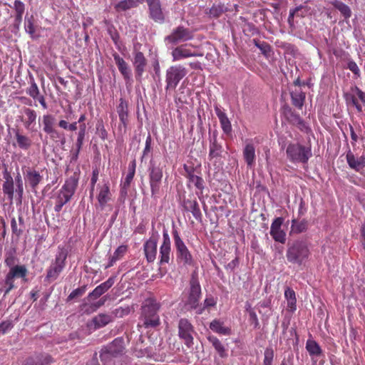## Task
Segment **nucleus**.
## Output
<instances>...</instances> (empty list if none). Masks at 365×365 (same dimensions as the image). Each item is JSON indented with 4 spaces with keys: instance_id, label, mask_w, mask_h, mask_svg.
<instances>
[{
    "instance_id": "f257e3e1",
    "label": "nucleus",
    "mask_w": 365,
    "mask_h": 365,
    "mask_svg": "<svg viewBox=\"0 0 365 365\" xmlns=\"http://www.w3.org/2000/svg\"><path fill=\"white\" fill-rule=\"evenodd\" d=\"M78 180L79 173L76 172L66 179L65 183L57 192L55 197V212H59L62 207L71 200L77 189Z\"/></svg>"
},
{
    "instance_id": "f03ea898",
    "label": "nucleus",
    "mask_w": 365,
    "mask_h": 365,
    "mask_svg": "<svg viewBox=\"0 0 365 365\" xmlns=\"http://www.w3.org/2000/svg\"><path fill=\"white\" fill-rule=\"evenodd\" d=\"M160 304L153 299H148L144 302L140 319L145 328L156 327L160 324Z\"/></svg>"
},
{
    "instance_id": "7ed1b4c3",
    "label": "nucleus",
    "mask_w": 365,
    "mask_h": 365,
    "mask_svg": "<svg viewBox=\"0 0 365 365\" xmlns=\"http://www.w3.org/2000/svg\"><path fill=\"white\" fill-rule=\"evenodd\" d=\"M310 256L307 245L303 241H295L288 246L286 252L287 261L292 264L301 266L304 264Z\"/></svg>"
},
{
    "instance_id": "20e7f679",
    "label": "nucleus",
    "mask_w": 365,
    "mask_h": 365,
    "mask_svg": "<svg viewBox=\"0 0 365 365\" xmlns=\"http://www.w3.org/2000/svg\"><path fill=\"white\" fill-rule=\"evenodd\" d=\"M27 274L28 270L25 265H16L9 269L4 280L1 282L0 292L4 293V297L9 294L13 289L16 288L14 284L15 279L21 278L26 281Z\"/></svg>"
},
{
    "instance_id": "39448f33",
    "label": "nucleus",
    "mask_w": 365,
    "mask_h": 365,
    "mask_svg": "<svg viewBox=\"0 0 365 365\" xmlns=\"http://www.w3.org/2000/svg\"><path fill=\"white\" fill-rule=\"evenodd\" d=\"M287 158L292 163H307L312 156L311 148L299 143H289L286 149Z\"/></svg>"
},
{
    "instance_id": "423d86ee",
    "label": "nucleus",
    "mask_w": 365,
    "mask_h": 365,
    "mask_svg": "<svg viewBox=\"0 0 365 365\" xmlns=\"http://www.w3.org/2000/svg\"><path fill=\"white\" fill-rule=\"evenodd\" d=\"M175 247L176 250L177 260L184 265H192L193 258L188 248L181 239L178 231L176 229L173 230Z\"/></svg>"
},
{
    "instance_id": "0eeeda50",
    "label": "nucleus",
    "mask_w": 365,
    "mask_h": 365,
    "mask_svg": "<svg viewBox=\"0 0 365 365\" xmlns=\"http://www.w3.org/2000/svg\"><path fill=\"white\" fill-rule=\"evenodd\" d=\"M187 71L185 67L181 65L170 66L166 71L165 76V91H175L180 81L187 75Z\"/></svg>"
},
{
    "instance_id": "6e6552de",
    "label": "nucleus",
    "mask_w": 365,
    "mask_h": 365,
    "mask_svg": "<svg viewBox=\"0 0 365 365\" xmlns=\"http://www.w3.org/2000/svg\"><path fill=\"white\" fill-rule=\"evenodd\" d=\"M201 297V287L198 280L192 277L190 282V290L188 297L185 302V307L187 310L199 309V302Z\"/></svg>"
},
{
    "instance_id": "1a4fd4ad",
    "label": "nucleus",
    "mask_w": 365,
    "mask_h": 365,
    "mask_svg": "<svg viewBox=\"0 0 365 365\" xmlns=\"http://www.w3.org/2000/svg\"><path fill=\"white\" fill-rule=\"evenodd\" d=\"M178 328L179 338L184 341L187 347L191 348L194 344L193 335L195 334L192 324L187 319L182 318L178 322Z\"/></svg>"
},
{
    "instance_id": "9d476101",
    "label": "nucleus",
    "mask_w": 365,
    "mask_h": 365,
    "mask_svg": "<svg viewBox=\"0 0 365 365\" xmlns=\"http://www.w3.org/2000/svg\"><path fill=\"white\" fill-rule=\"evenodd\" d=\"M344 98L347 106H353L358 113L363 111L361 105L359 103L358 98L365 106V92L356 86L350 88L349 92L344 93Z\"/></svg>"
},
{
    "instance_id": "9b49d317",
    "label": "nucleus",
    "mask_w": 365,
    "mask_h": 365,
    "mask_svg": "<svg viewBox=\"0 0 365 365\" xmlns=\"http://www.w3.org/2000/svg\"><path fill=\"white\" fill-rule=\"evenodd\" d=\"M66 258L67 252L66 250H61L57 253L54 262L47 269L46 279L48 281H53L58 278L65 267Z\"/></svg>"
},
{
    "instance_id": "f8f14e48",
    "label": "nucleus",
    "mask_w": 365,
    "mask_h": 365,
    "mask_svg": "<svg viewBox=\"0 0 365 365\" xmlns=\"http://www.w3.org/2000/svg\"><path fill=\"white\" fill-rule=\"evenodd\" d=\"M163 176V169L157 166L150 167L149 182L151 195L153 197H158L160 195Z\"/></svg>"
},
{
    "instance_id": "ddd939ff",
    "label": "nucleus",
    "mask_w": 365,
    "mask_h": 365,
    "mask_svg": "<svg viewBox=\"0 0 365 365\" xmlns=\"http://www.w3.org/2000/svg\"><path fill=\"white\" fill-rule=\"evenodd\" d=\"M171 242L168 230L164 227L163 232V242L159 250V264L160 266L168 264L172 259Z\"/></svg>"
},
{
    "instance_id": "4468645a",
    "label": "nucleus",
    "mask_w": 365,
    "mask_h": 365,
    "mask_svg": "<svg viewBox=\"0 0 365 365\" xmlns=\"http://www.w3.org/2000/svg\"><path fill=\"white\" fill-rule=\"evenodd\" d=\"M193 32L182 26H179L173 30L172 33L165 37L168 43L176 44L178 42L187 41L193 38Z\"/></svg>"
},
{
    "instance_id": "2eb2a0df",
    "label": "nucleus",
    "mask_w": 365,
    "mask_h": 365,
    "mask_svg": "<svg viewBox=\"0 0 365 365\" xmlns=\"http://www.w3.org/2000/svg\"><path fill=\"white\" fill-rule=\"evenodd\" d=\"M159 234L158 232H153L150 238L143 245V250L148 262H153L156 259L158 253V242Z\"/></svg>"
},
{
    "instance_id": "dca6fc26",
    "label": "nucleus",
    "mask_w": 365,
    "mask_h": 365,
    "mask_svg": "<svg viewBox=\"0 0 365 365\" xmlns=\"http://www.w3.org/2000/svg\"><path fill=\"white\" fill-rule=\"evenodd\" d=\"M282 114L289 123L296 125L301 130L304 131L308 128L299 115L296 113L289 106H283Z\"/></svg>"
},
{
    "instance_id": "f3484780",
    "label": "nucleus",
    "mask_w": 365,
    "mask_h": 365,
    "mask_svg": "<svg viewBox=\"0 0 365 365\" xmlns=\"http://www.w3.org/2000/svg\"><path fill=\"white\" fill-rule=\"evenodd\" d=\"M144 1H146L148 4L150 18L155 22L163 23L165 20V16L160 0H143Z\"/></svg>"
},
{
    "instance_id": "a211bd4d",
    "label": "nucleus",
    "mask_w": 365,
    "mask_h": 365,
    "mask_svg": "<svg viewBox=\"0 0 365 365\" xmlns=\"http://www.w3.org/2000/svg\"><path fill=\"white\" fill-rule=\"evenodd\" d=\"M284 219L281 217H276L271 224L270 235L274 241L284 244L286 241V233L282 229Z\"/></svg>"
},
{
    "instance_id": "6ab92c4d",
    "label": "nucleus",
    "mask_w": 365,
    "mask_h": 365,
    "mask_svg": "<svg viewBox=\"0 0 365 365\" xmlns=\"http://www.w3.org/2000/svg\"><path fill=\"white\" fill-rule=\"evenodd\" d=\"M182 206L184 210L192 212L193 217L197 220H200L202 219V213L199 204L196 198L192 195H190L188 197L183 199Z\"/></svg>"
},
{
    "instance_id": "aec40b11",
    "label": "nucleus",
    "mask_w": 365,
    "mask_h": 365,
    "mask_svg": "<svg viewBox=\"0 0 365 365\" xmlns=\"http://www.w3.org/2000/svg\"><path fill=\"white\" fill-rule=\"evenodd\" d=\"M98 193L97 200L101 210H103L106 205L112 200V194L110 190V185L108 182L103 185H98Z\"/></svg>"
},
{
    "instance_id": "412c9836",
    "label": "nucleus",
    "mask_w": 365,
    "mask_h": 365,
    "mask_svg": "<svg viewBox=\"0 0 365 365\" xmlns=\"http://www.w3.org/2000/svg\"><path fill=\"white\" fill-rule=\"evenodd\" d=\"M133 64L135 68V78L140 81L147 66V59L141 51L134 53Z\"/></svg>"
},
{
    "instance_id": "4be33fe9",
    "label": "nucleus",
    "mask_w": 365,
    "mask_h": 365,
    "mask_svg": "<svg viewBox=\"0 0 365 365\" xmlns=\"http://www.w3.org/2000/svg\"><path fill=\"white\" fill-rule=\"evenodd\" d=\"M114 284L113 277L108 278L106 282L97 286L87 297L88 301L94 300L106 293Z\"/></svg>"
},
{
    "instance_id": "5701e85b",
    "label": "nucleus",
    "mask_w": 365,
    "mask_h": 365,
    "mask_svg": "<svg viewBox=\"0 0 365 365\" xmlns=\"http://www.w3.org/2000/svg\"><path fill=\"white\" fill-rule=\"evenodd\" d=\"M115 63L120 73V74L123 76L125 81H128L131 79V71L130 67L128 66V63L125 62V61L120 56V55L114 52L112 54Z\"/></svg>"
},
{
    "instance_id": "b1692460",
    "label": "nucleus",
    "mask_w": 365,
    "mask_h": 365,
    "mask_svg": "<svg viewBox=\"0 0 365 365\" xmlns=\"http://www.w3.org/2000/svg\"><path fill=\"white\" fill-rule=\"evenodd\" d=\"M346 158L349 166L355 171L359 172L365 167L364 155L356 157L352 152L349 151Z\"/></svg>"
},
{
    "instance_id": "393cba45",
    "label": "nucleus",
    "mask_w": 365,
    "mask_h": 365,
    "mask_svg": "<svg viewBox=\"0 0 365 365\" xmlns=\"http://www.w3.org/2000/svg\"><path fill=\"white\" fill-rule=\"evenodd\" d=\"M173 61H178L189 57L197 56V54L192 52L190 48L181 45L174 48L171 53Z\"/></svg>"
},
{
    "instance_id": "a878e982",
    "label": "nucleus",
    "mask_w": 365,
    "mask_h": 365,
    "mask_svg": "<svg viewBox=\"0 0 365 365\" xmlns=\"http://www.w3.org/2000/svg\"><path fill=\"white\" fill-rule=\"evenodd\" d=\"M215 111L217 118H219L223 132L227 135L230 134L232 132V125L227 116V114L221 109L218 105L215 106Z\"/></svg>"
},
{
    "instance_id": "bb28decb",
    "label": "nucleus",
    "mask_w": 365,
    "mask_h": 365,
    "mask_svg": "<svg viewBox=\"0 0 365 365\" xmlns=\"http://www.w3.org/2000/svg\"><path fill=\"white\" fill-rule=\"evenodd\" d=\"M305 348L314 363H316L317 358L323 356V351L315 340L308 339Z\"/></svg>"
},
{
    "instance_id": "cd10ccee",
    "label": "nucleus",
    "mask_w": 365,
    "mask_h": 365,
    "mask_svg": "<svg viewBox=\"0 0 365 365\" xmlns=\"http://www.w3.org/2000/svg\"><path fill=\"white\" fill-rule=\"evenodd\" d=\"M116 109L120 123L124 128H126L128 123V105L127 101L120 98Z\"/></svg>"
},
{
    "instance_id": "c85d7f7f",
    "label": "nucleus",
    "mask_w": 365,
    "mask_h": 365,
    "mask_svg": "<svg viewBox=\"0 0 365 365\" xmlns=\"http://www.w3.org/2000/svg\"><path fill=\"white\" fill-rule=\"evenodd\" d=\"M24 113L26 116L25 120H22L25 128L29 131L34 132L37 117L36 112L33 109L25 108Z\"/></svg>"
},
{
    "instance_id": "c756f323",
    "label": "nucleus",
    "mask_w": 365,
    "mask_h": 365,
    "mask_svg": "<svg viewBox=\"0 0 365 365\" xmlns=\"http://www.w3.org/2000/svg\"><path fill=\"white\" fill-rule=\"evenodd\" d=\"M243 158L247 167L252 168L255 165V148L253 144L247 143L243 149Z\"/></svg>"
},
{
    "instance_id": "7c9ffc66",
    "label": "nucleus",
    "mask_w": 365,
    "mask_h": 365,
    "mask_svg": "<svg viewBox=\"0 0 365 365\" xmlns=\"http://www.w3.org/2000/svg\"><path fill=\"white\" fill-rule=\"evenodd\" d=\"M223 148L222 145L218 143L217 134L214 133L212 139L210 140V150L208 158L210 160L221 157Z\"/></svg>"
},
{
    "instance_id": "2f4dec72",
    "label": "nucleus",
    "mask_w": 365,
    "mask_h": 365,
    "mask_svg": "<svg viewBox=\"0 0 365 365\" xmlns=\"http://www.w3.org/2000/svg\"><path fill=\"white\" fill-rule=\"evenodd\" d=\"M113 320L111 314L101 313L94 317L91 321L96 329L106 327Z\"/></svg>"
},
{
    "instance_id": "473e14b6",
    "label": "nucleus",
    "mask_w": 365,
    "mask_h": 365,
    "mask_svg": "<svg viewBox=\"0 0 365 365\" xmlns=\"http://www.w3.org/2000/svg\"><path fill=\"white\" fill-rule=\"evenodd\" d=\"M143 0H120L115 5L116 11H125L127 10L136 8L140 4H142Z\"/></svg>"
},
{
    "instance_id": "72a5a7b5",
    "label": "nucleus",
    "mask_w": 365,
    "mask_h": 365,
    "mask_svg": "<svg viewBox=\"0 0 365 365\" xmlns=\"http://www.w3.org/2000/svg\"><path fill=\"white\" fill-rule=\"evenodd\" d=\"M4 178L5 179V181L2 185L3 192L8 196V198L11 200L14 198V192L13 178L11 175L7 173H4Z\"/></svg>"
},
{
    "instance_id": "f704fd0d",
    "label": "nucleus",
    "mask_w": 365,
    "mask_h": 365,
    "mask_svg": "<svg viewBox=\"0 0 365 365\" xmlns=\"http://www.w3.org/2000/svg\"><path fill=\"white\" fill-rule=\"evenodd\" d=\"M290 95L292 105L301 110L305 101V93L300 88H296L291 91Z\"/></svg>"
},
{
    "instance_id": "c9c22d12",
    "label": "nucleus",
    "mask_w": 365,
    "mask_h": 365,
    "mask_svg": "<svg viewBox=\"0 0 365 365\" xmlns=\"http://www.w3.org/2000/svg\"><path fill=\"white\" fill-rule=\"evenodd\" d=\"M128 245H120L119 246L114 252L113 255L110 257L109 262L107 265H106L105 268H109L118 260L123 258V257L128 252Z\"/></svg>"
},
{
    "instance_id": "e433bc0d",
    "label": "nucleus",
    "mask_w": 365,
    "mask_h": 365,
    "mask_svg": "<svg viewBox=\"0 0 365 365\" xmlns=\"http://www.w3.org/2000/svg\"><path fill=\"white\" fill-rule=\"evenodd\" d=\"M26 180L28 182L29 185L33 190H35L38 185L41 182L43 179V177L40 175V173L36 170H27L26 177Z\"/></svg>"
},
{
    "instance_id": "4c0bfd02",
    "label": "nucleus",
    "mask_w": 365,
    "mask_h": 365,
    "mask_svg": "<svg viewBox=\"0 0 365 365\" xmlns=\"http://www.w3.org/2000/svg\"><path fill=\"white\" fill-rule=\"evenodd\" d=\"M187 180L188 185L190 184H192L198 190V191L196 192V194L198 196L199 200H202L203 190L205 189V181L203 178L201 176L196 175Z\"/></svg>"
},
{
    "instance_id": "58836bf2",
    "label": "nucleus",
    "mask_w": 365,
    "mask_h": 365,
    "mask_svg": "<svg viewBox=\"0 0 365 365\" xmlns=\"http://www.w3.org/2000/svg\"><path fill=\"white\" fill-rule=\"evenodd\" d=\"M207 340L210 344H212V346L221 358H226L227 356V351L225 348V346L215 336H208Z\"/></svg>"
},
{
    "instance_id": "ea45409f",
    "label": "nucleus",
    "mask_w": 365,
    "mask_h": 365,
    "mask_svg": "<svg viewBox=\"0 0 365 365\" xmlns=\"http://www.w3.org/2000/svg\"><path fill=\"white\" fill-rule=\"evenodd\" d=\"M284 297L287 301V308L291 312L297 309V298L295 292L290 287H287L284 290Z\"/></svg>"
},
{
    "instance_id": "a19ab883",
    "label": "nucleus",
    "mask_w": 365,
    "mask_h": 365,
    "mask_svg": "<svg viewBox=\"0 0 365 365\" xmlns=\"http://www.w3.org/2000/svg\"><path fill=\"white\" fill-rule=\"evenodd\" d=\"M210 329L214 332L222 335H230L231 333V329L224 327L223 322L220 319L212 320L210 324Z\"/></svg>"
},
{
    "instance_id": "79ce46f5",
    "label": "nucleus",
    "mask_w": 365,
    "mask_h": 365,
    "mask_svg": "<svg viewBox=\"0 0 365 365\" xmlns=\"http://www.w3.org/2000/svg\"><path fill=\"white\" fill-rule=\"evenodd\" d=\"M39 120H41L43 130L45 133L55 128L56 118L51 114L43 115Z\"/></svg>"
},
{
    "instance_id": "37998d69",
    "label": "nucleus",
    "mask_w": 365,
    "mask_h": 365,
    "mask_svg": "<svg viewBox=\"0 0 365 365\" xmlns=\"http://www.w3.org/2000/svg\"><path fill=\"white\" fill-rule=\"evenodd\" d=\"M333 6L339 10L341 15L344 17L345 19H349L351 16V11L350 8L343 2L339 0H334L331 2Z\"/></svg>"
},
{
    "instance_id": "c03bdc74",
    "label": "nucleus",
    "mask_w": 365,
    "mask_h": 365,
    "mask_svg": "<svg viewBox=\"0 0 365 365\" xmlns=\"http://www.w3.org/2000/svg\"><path fill=\"white\" fill-rule=\"evenodd\" d=\"M15 137L17 144L20 148L27 150L31 145V140L29 137L24 135L19 132H16Z\"/></svg>"
},
{
    "instance_id": "a18cd8bd",
    "label": "nucleus",
    "mask_w": 365,
    "mask_h": 365,
    "mask_svg": "<svg viewBox=\"0 0 365 365\" xmlns=\"http://www.w3.org/2000/svg\"><path fill=\"white\" fill-rule=\"evenodd\" d=\"M253 43L255 46H257L262 52V53L267 58L270 56V53L272 51L271 46L265 42L260 41L257 39H253Z\"/></svg>"
},
{
    "instance_id": "49530a36",
    "label": "nucleus",
    "mask_w": 365,
    "mask_h": 365,
    "mask_svg": "<svg viewBox=\"0 0 365 365\" xmlns=\"http://www.w3.org/2000/svg\"><path fill=\"white\" fill-rule=\"evenodd\" d=\"M292 232L294 233H301L307 230V222L301 221L298 222L296 220L292 221L291 226Z\"/></svg>"
},
{
    "instance_id": "de8ad7c7",
    "label": "nucleus",
    "mask_w": 365,
    "mask_h": 365,
    "mask_svg": "<svg viewBox=\"0 0 365 365\" xmlns=\"http://www.w3.org/2000/svg\"><path fill=\"white\" fill-rule=\"evenodd\" d=\"M38 365H49L54 362L53 358L48 354L41 353L36 355Z\"/></svg>"
},
{
    "instance_id": "09e8293b",
    "label": "nucleus",
    "mask_w": 365,
    "mask_h": 365,
    "mask_svg": "<svg viewBox=\"0 0 365 365\" xmlns=\"http://www.w3.org/2000/svg\"><path fill=\"white\" fill-rule=\"evenodd\" d=\"M226 9L222 4L213 5L209 11V14L210 16L213 18L220 17L225 11Z\"/></svg>"
},
{
    "instance_id": "8fccbe9b",
    "label": "nucleus",
    "mask_w": 365,
    "mask_h": 365,
    "mask_svg": "<svg viewBox=\"0 0 365 365\" xmlns=\"http://www.w3.org/2000/svg\"><path fill=\"white\" fill-rule=\"evenodd\" d=\"M217 304L216 299L212 297H206L204 301L203 306H200L199 309L196 311L197 314H201L205 309L215 307Z\"/></svg>"
},
{
    "instance_id": "3c124183",
    "label": "nucleus",
    "mask_w": 365,
    "mask_h": 365,
    "mask_svg": "<svg viewBox=\"0 0 365 365\" xmlns=\"http://www.w3.org/2000/svg\"><path fill=\"white\" fill-rule=\"evenodd\" d=\"M86 133V125L82 123L79 125V130L77 134V139L75 145H83Z\"/></svg>"
},
{
    "instance_id": "603ef678",
    "label": "nucleus",
    "mask_w": 365,
    "mask_h": 365,
    "mask_svg": "<svg viewBox=\"0 0 365 365\" xmlns=\"http://www.w3.org/2000/svg\"><path fill=\"white\" fill-rule=\"evenodd\" d=\"M274 352L272 348L267 347L264 350L263 365H272Z\"/></svg>"
},
{
    "instance_id": "864d4df0",
    "label": "nucleus",
    "mask_w": 365,
    "mask_h": 365,
    "mask_svg": "<svg viewBox=\"0 0 365 365\" xmlns=\"http://www.w3.org/2000/svg\"><path fill=\"white\" fill-rule=\"evenodd\" d=\"M15 182L16 185V192L21 200L22 198L23 192H24V186H23V180L19 173L15 178Z\"/></svg>"
},
{
    "instance_id": "5fc2aeb1",
    "label": "nucleus",
    "mask_w": 365,
    "mask_h": 365,
    "mask_svg": "<svg viewBox=\"0 0 365 365\" xmlns=\"http://www.w3.org/2000/svg\"><path fill=\"white\" fill-rule=\"evenodd\" d=\"M34 21L33 16H31L30 17H25V30L31 35H33L35 33Z\"/></svg>"
},
{
    "instance_id": "6e6d98bb",
    "label": "nucleus",
    "mask_w": 365,
    "mask_h": 365,
    "mask_svg": "<svg viewBox=\"0 0 365 365\" xmlns=\"http://www.w3.org/2000/svg\"><path fill=\"white\" fill-rule=\"evenodd\" d=\"M26 93L34 99L37 98L39 95V89L37 84L33 81L30 86L26 90Z\"/></svg>"
},
{
    "instance_id": "4d7b16f0",
    "label": "nucleus",
    "mask_w": 365,
    "mask_h": 365,
    "mask_svg": "<svg viewBox=\"0 0 365 365\" xmlns=\"http://www.w3.org/2000/svg\"><path fill=\"white\" fill-rule=\"evenodd\" d=\"M86 290V286L78 287V288L73 290L71 292V294L68 295L67 299L69 301V300L73 299L76 297H81L85 293Z\"/></svg>"
},
{
    "instance_id": "13d9d810",
    "label": "nucleus",
    "mask_w": 365,
    "mask_h": 365,
    "mask_svg": "<svg viewBox=\"0 0 365 365\" xmlns=\"http://www.w3.org/2000/svg\"><path fill=\"white\" fill-rule=\"evenodd\" d=\"M15 14L23 15L25 11V4L20 0H15L14 2Z\"/></svg>"
},
{
    "instance_id": "bf43d9fd",
    "label": "nucleus",
    "mask_w": 365,
    "mask_h": 365,
    "mask_svg": "<svg viewBox=\"0 0 365 365\" xmlns=\"http://www.w3.org/2000/svg\"><path fill=\"white\" fill-rule=\"evenodd\" d=\"M98 179V170L95 169L92 172V176L91 179V191H90V197H92L93 195V191L95 188V185Z\"/></svg>"
},
{
    "instance_id": "052dcab7",
    "label": "nucleus",
    "mask_w": 365,
    "mask_h": 365,
    "mask_svg": "<svg viewBox=\"0 0 365 365\" xmlns=\"http://www.w3.org/2000/svg\"><path fill=\"white\" fill-rule=\"evenodd\" d=\"M134 175H133V173H128V174L126 175V177L125 178V180L123 181V182L121 185L122 192H125V193L127 192V190L130 185V183L134 178Z\"/></svg>"
},
{
    "instance_id": "680f3d73",
    "label": "nucleus",
    "mask_w": 365,
    "mask_h": 365,
    "mask_svg": "<svg viewBox=\"0 0 365 365\" xmlns=\"http://www.w3.org/2000/svg\"><path fill=\"white\" fill-rule=\"evenodd\" d=\"M183 168L185 172V177L187 180H189L191 178L196 175V174H195L196 170L193 165H188L187 164H184Z\"/></svg>"
},
{
    "instance_id": "e2e57ef3",
    "label": "nucleus",
    "mask_w": 365,
    "mask_h": 365,
    "mask_svg": "<svg viewBox=\"0 0 365 365\" xmlns=\"http://www.w3.org/2000/svg\"><path fill=\"white\" fill-rule=\"evenodd\" d=\"M347 68L349 69L356 77L360 76V69L355 61L352 60L349 61L347 63Z\"/></svg>"
},
{
    "instance_id": "0e129e2a",
    "label": "nucleus",
    "mask_w": 365,
    "mask_h": 365,
    "mask_svg": "<svg viewBox=\"0 0 365 365\" xmlns=\"http://www.w3.org/2000/svg\"><path fill=\"white\" fill-rule=\"evenodd\" d=\"M129 313V309L127 308H123V307H118L115 309H114L112 312V316L113 317V319L115 317H123L125 315H127Z\"/></svg>"
},
{
    "instance_id": "69168bd1",
    "label": "nucleus",
    "mask_w": 365,
    "mask_h": 365,
    "mask_svg": "<svg viewBox=\"0 0 365 365\" xmlns=\"http://www.w3.org/2000/svg\"><path fill=\"white\" fill-rule=\"evenodd\" d=\"M303 9H304V6L301 5L299 6L296 7L294 9L289 10V14L287 21L291 26H293V24H294V16L296 15V14H297L298 11L302 10Z\"/></svg>"
},
{
    "instance_id": "338daca9",
    "label": "nucleus",
    "mask_w": 365,
    "mask_h": 365,
    "mask_svg": "<svg viewBox=\"0 0 365 365\" xmlns=\"http://www.w3.org/2000/svg\"><path fill=\"white\" fill-rule=\"evenodd\" d=\"M11 322L8 321L2 322L0 324V335L6 334L9 329L12 328Z\"/></svg>"
},
{
    "instance_id": "774afa93",
    "label": "nucleus",
    "mask_w": 365,
    "mask_h": 365,
    "mask_svg": "<svg viewBox=\"0 0 365 365\" xmlns=\"http://www.w3.org/2000/svg\"><path fill=\"white\" fill-rule=\"evenodd\" d=\"M151 143H152L151 136H150V135H148L147 136V138H146V140H145V148H144L143 152V158H144L146 155H148V153L150 152V150H151Z\"/></svg>"
}]
</instances>
